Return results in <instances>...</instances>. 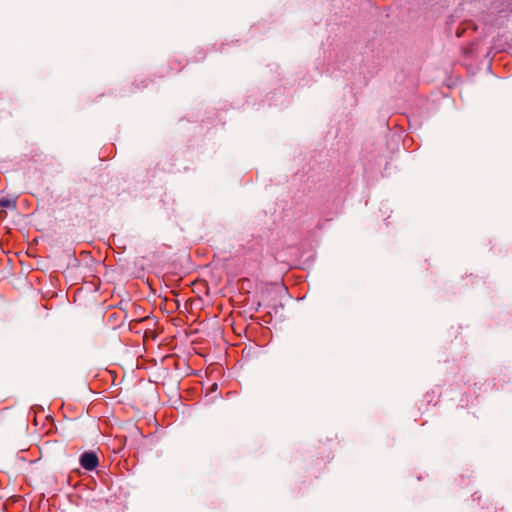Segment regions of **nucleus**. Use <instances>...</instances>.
<instances>
[{
    "label": "nucleus",
    "instance_id": "f257e3e1",
    "mask_svg": "<svg viewBox=\"0 0 512 512\" xmlns=\"http://www.w3.org/2000/svg\"><path fill=\"white\" fill-rule=\"evenodd\" d=\"M80 464L85 470L92 471L98 466L99 460L94 452H84L80 457Z\"/></svg>",
    "mask_w": 512,
    "mask_h": 512
},
{
    "label": "nucleus",
    "instance_id": "f03ea898",
    "mask_svg": "<svg viewBox=\"0 0 512 512\" xmlns=\"http://www.w3.org/2000/svg\"><path fill=\"white\" fill-rule=\"evenodd\" d=\"M8 205V201L7 200H1L0 201V206L1 207H6Z\"/></svg>",
    "mask_w": 512,
    "mask_h": 512
}]
</instances>
